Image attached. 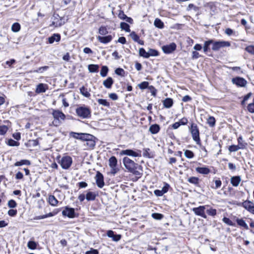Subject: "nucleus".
I'll list each match as a JSON object with an SVG mask.
<instances>
[{"instance_id":"nucleus-1","label":"nucleus","mask_w":254,"mask_h":254,"mask_svg":"<svg viewBox=\"0 0 254 254\" xmlns=\"http://www.w3.org/2000/svg\"><path fill=\"white\" fill-rule=\"evenodd\" d=\"M123 163L125 168L129 172L137 176L138 178L141 176L142 173L138 170L142 171V167L135 163L134 161L127 157H125L123 159Z\"/></svg>"},{"instance_id":"nucleus-2","label":"nucleus","mask_w":254,"mask_h":254,"mask_svg":"<svg viewBox=\"0 0 254 254\" xmlns=\"http://www.w3.org/2000/svg\"><path fill=\"white\" fill-rule=\"evenodd\" d=\"M57 159H59L58 163L61 167L64 170L68 169L72 164V158L68 155L64 156L61 159L60 156H59Z\"/></svg>"},{"instance_id":"nucleus-3","label":"nucleus","mask_w":254,"mask_h":254,"mask_svg":"<svg viewBox=\"0 0 254 254\" xmlns=\"http://www.w3.org/2000/svg\"><path fill=\"white\" fill-rule=\"evenodd\" d=\"M190 131L193 140L197 144H200V139L199 137V131L197 126L195 124H191V127H190Z\"/></svg>"},{"instance_id":"nucleus-4","label":"nucleus","mask_w":254,"mask_h":254,"mask_svg":"<svg viewBox=\"0 0 254 254\" xmlns=\"http://www.w3.org/2000/svg\"><path fill=\"white\" fill-rule=\"evenodd\" d=\"M52 115L54 118L53 124L55 126H58L61 124V120L64 121L65 118L64 114L59 110H54Z\"/></svg>"},{"instance_id":"nucleus-5","label":"nucleus","mask_w":254,"mask_h":254,"mask_svg":"<svg viewBox=\"0 0 254 254\" xmlns=\"http://www.w3.org/2000/svg\"><path fill=\"white\" fill-rule=\"evenodd\" d=\"M231 46V44L228 41H214L213 40V45L212 50L214 51H218L221 48L228 47Z\"/></svg>"},{"instance_id":"nucleus-6","label":"nucleus","mask_w":254,"mask_h":254,"mask_svg":"<svg viewBox=\"0 0 254 254\" xmlns=\"http://www.w3.org/2000/svg\"><path fill=\"white\" fill-rule=\"evenodd\" d=\"M120 154L121 155H127L133 157H140L141 156V151L139 149L132 150L126 149L122 150Z\"/></svg>"},{"instance_id":"nucleus-7","label":"nucleus","mask_w":254,"mask_h":254,"mask_svg":"<svg viewBox=\"0 0 254 254\" xmlns=\"http://www.w3.org/2000/svg\"><path fill=\"white\" fill-rule=\"evenodd\" d=\"M76 113L79 117L85 119L90 116L91 112L87 107H80L76 109Z\"/></svg>"},{"instance_id":"nucleus-8","label":"nucleus","mask_w":254,"mask_h":254,"mask_svg":"<svg viewBox=\"0 0 254 254\" xmlns=\"http://www.w3.org/2000/svg\"><path fill=\"white\" fill-rule=\"evenodd\" d=\"M237 204L239 206L243 207L249 212L254 215V203L253 201L246 200Z\"/></svg>"},{"instance_id":"nucleus-9","label":"nucleus","mask_w":254,"mask_h":254,"mask_svg":"<svg viewBox=\"0 0 254 254\" xmlns=\"http://www.w3.org/2000/svg\"><path fill=\"white\" fill-rule=\"evenodd\" d=\"M208 207H209V205H208L199 206L198 207L193 208L192 210L196 215L201 216L202 218L206 219L207 218V216L205 213V210Z\"/></svg>"},{"instance_id":"nucleus-10","label":"nucleus","mask_w":254,"mask_h":254,"mask_svg":"<svg viewBox=\"0 0 254 254\" xmlns=\"http://www.w3.org/2000/svg\"><path fill=\"white\" fill-rule=\"evenodd\" d=\"M64 21L63 17H61L57 14H55L53 15V21L51 24V26H53L55 27H60L64 24Z\"/></svg>"},{"instance_id":"nucleus-11","label":"nucleus","mask_w":254,"mask_h":254,"mask_svg":"<svg viewBox=\"0 0 254 254\" xmlns=\"http://www.w3.org/2000/svg\"><path fill=\"white\" fill-rule=\"evenodd\" d=\"M87 135L89 136L85 137L87 139H84L83 140L86 141L84 145L88 147V149H93L95 145V137L90 134L87 133Z\"/></svg>"},{"instance_id":"nucleus-12","label":"nucleus","mask_w":254,"mask_h":254,"mask_svg":"<svg viewBox=\"0 0 254 254\" xmlns=\"http://www.w3.org/2000/svg\"><path fill=\"white\" fill-rule=\"evenodd\" d=\"M62 214L64 216H67L70 218H74L75 216L74 209L69 207L68 206H66L62 211Z\"/></svg>"},{"instance_id":"nucleus-13","label":"nucleus","mask_w":254,"mask_h":254,"mask_svg":"<svg viewBox=\"0 0 254 254\" xmlns=\"http://www.w3.org/2000/svg\"><path fill=\"white\" fill-rule=\"evenodd\" d=\"M96 183L99 188H102L105 185L103 175L99 172H97L95 176Z\"/></svg>"},{"instance_id":"nucleus-14","label":"nucleus","mask_w":254,"mask_h":254,"mask_svg":"<svg viewBox=\"0 0 254 254\" xmlns=\"http://www.w3.org/2000/svg\"><path fill=\"white\" fill-rule=\"evenodd\" d=\"M232 82L239 87H245L247 81L243 78L237 77L232 79Z\"/></svg>"},{"instance_id":"nucleus-15","label":"nucleus","mask_w":254,"mask_h":254,"mask_svg":"<svg viewBox=\"0 0 254 254\" xmlns=\"http://www.w3.org/2000/svg\"><path fill=\"white\" fill-rule=\"evenodd\" d=\"M176 49V45L172 43L169 45H165L162 47V50L165 54H170L174 51Z\"/></svg>"},{"instance_id":"nucleus-16","label":"nucleus","mask_w":254,"mask_h":254,"mask_svg":"<svg viewBox=\"0 0 254 254\" xmlns=\"http://www.w3.org/2000/svg\"><path fill=\"white\" fill-rule=\"evenodd\" d=\"M70 135L75 139H80L82 140H83L84 139H87L85 137L88 136L87 135V133H77L74 132H71L70 133Z\"/></svg>"},{"instance_id":"nucleus-17","label":"nucleus","mask_w":254,"mask_h":254,"mask_svg":"<svg viewBox=\"0 0 254 254\" xmlns=\"http://www.w3.org/2000/svg\"><path fill=\"white\" fill-rule=\"evenodd\" d=\"M97 38L100 42L103 44H107L112 41L113 37L111 35L106 36H98Z\"/></svg>"},{"instance_id":"nucleus-18","label":"nucleus","mask_w":254,"mask_h":254,"mask_svg":"<svg viewBox=\"0 0 254 254\" xmlns=\"http://www.w3.org/2000/svg\"><path fill=\"white\" fill-rule=\"evenodd\" d=\"M129 36L134 42H137L141 45H144V41L140 40L139 37L135 33V32L132 31L131 32Z\"/></svg>"},{"instance_id":"nucleus-19","label":"nucleus","mask_w":254,"mask_h":254,"mask_svg":"<svg viewBox=\"0 0 254 254\" xmlns=\"http://www.w3.org/2000/svg\"><path fill=\"white\" fill-rule=\"evenodd\" d=\"M48 89L47 85L43 83H40L37 86L35 92L37 93H44Z\"/></svg>"},{"instance_id":"nucleus-20","label":"nucleus","mask_w":254,"mask_h":254,"mask_svg":"<svg viewBox=\"0 0 254 254\" xmlns=\"http://www.w3.org/2000/svg\"><path fill=\"white\" fill-rule=\"evenodd\" d=\"M61 40V35L59 34H54L48 38V41L50 44H53L54 42H59Z\"/></svg>"},{"instance_id":"nucleus-21","label":"nucleus","mask_w":254,"mask_h":254,"mask_svg":"<svg viewBox=\"0 0 254 254\" xmlns=\"http://www.w3.org/2000/svg\"><path fill=\"white\" fill-rule=\"evenodd\" d=\"M196 171L201 174L207 175L210 172V169L208 167H197L195 169Z\"/></svg>"},{"instance_id":"nucleus-22","label":"nucleus","mask_w":254,"mask_h":254,"mask_svg":"<svg viewBox=\"0 0 254 254\" xmlns=\"http://www.w3.org/2000/svg\"><path fill=\"white\" fill-rule=\"evenodd\" d=\"M119 17L120 19L125 20L130 24L133 23V19L131 17H127L123 11H121L119 13Z\"/></svg>"},{"instance_id":"nucleus-23","label":"nucleus","mask_w":254,"mask_h":254,"mask_svg":"<svg viewBox=\"0 0 254 254\" xmlns=\"http://www.w3.org/2000/svg\"><path fill=\"white\" fill-rule=\"evenodd\" d=\"M97 196V194L95 192L88 191L86 194V199L88 201H93Z\"/></svg>"},{"instance_id":"nucleus-24","label":"nucleus","mask_w":254,"mask_h":254,"mask_svg":"<svg viewBox=\"0 0 254 254\" xmlns=\"http://www.w3.org/2000/svg\"><path fill=\"white\" fill-rule=\"evenodd\" d=\"M114 83L112 77H109L106 80H105L103 84L107 88H111Z\"/></svg>"},{"instance_id":"nucleus-25","label":"nucleus","mask_w":254,"mask_h":254,"mask_svg":"<svg viewBox=\"0 0 254 254\" xmlns=\"http://www.w3.org/2000/svg\"><path fill=\"white\" fill-rule=\"evenodd\" d=\"M240 176H234L231 178V183L234 187H238L241 182Z\"/></svg>"},{"instance_id":"nucleus-26","label":"nucleus","mask_w":254,"mask_h":254,"mask_svg":"<svg viewBox=\"0 0 254 254\" xmlns=\"http://www.w3.org/2000/svg\"><path fill=\"white\" fill-rule=\"evenodd\" d=\"M149 130L151 133L156 134L159 131L160 127L157 124L152 125L150 127Z\"/></svg>"},{"instance_id":"nucleus-27","label":"nucleus","mask_w":254,"mask_h":254,"mask_svg":"<svg viewBox=\"0 0 254 254\" xmlns=\"http://www.w3.org/2000/svg\"><path fill=\"white\" fill-rule=\"evenodd\" d=\"M173 104V99L171 98H166L163 101V105L166 108H171Z\"/></svg>"},{"instance_id":"nucleus-28","label":"nucleus","mask_w":254,"mask_h":254,"mask_svg":"<svg viewBox=\"0 0 254 254\" xmlns=\"http://www.w3.org/2000/svg\"><path fill=\"white\" fill-rule=\"evenodd\" d=\"M212 44L213 45V40H209L208 41H205L203 45V51L204 53H207L208 51L209 50V46Z\"/></svg>"},{"instance_id":"nucleus-29","label":"nucleus","mask_w":254,"mask_h":254,"mask_svg":"<svg viewBox=\"0 0 254 254\" xmlns=\"http://www.w3.org/2000/svg\"><path fill=\"white\" fill-rule=\"evenodd\" d=\"M80 91L81 94L85 97L89 98L91 96L88 89L84 86H82L80 88Z\"/></svg>"},{"instance_id":"nucleus-30","label":"nucleus","mask_w":254,"mask_h":254,"mask_svg":"<svg viewBox=\"0 0 254 254\" xmlns=\"http://www.w3.org/2000/svg\"><path fill=\"white\" fill-rule=\"evenodd\" d=\"M99 66L98 64H91L88 65V69L90 72H97L98 71Z\"/></svg>"},{"instance_id":"nucleus-31","label":"nucleus","mask_w":254,"mask_h":254,"mask_svg":"<svg viewBox=\"0 0 254 254\" xmlns=\"http://www.w3.org/2000/svg\"><path fill=\"white\" fill-rule=\"evenodd\" d=\"M236 222L239 226L244 227L245 229L248 230L249 226L243 219H237Z\"/></svg>"},{"instance_id":"nucleus-32","label":"nucleus","mask_w":254,"mask_h":254,"mask_svg":"<svg viewBox=\"0 0 254 254\" xmlns=\"http://www.w3.org/2000/svg\"><path fill=\"white\" fill-rule=\"evenodd\" d=\"M109 164L110 167H117V159L115 156H112L109 160Z\"/></svg>"},{"instance_id":"nucleus-33","label":"nucleus","mask_w":254,"mask_h":254,"mask_svg":"<svg viewBox=\"0 0 254 254\" xmlns=\"http://www.w3.org/2000/svg\"><path fill=\"white\" fill-rule=\"evenodd\" d=\"M238 145H237L241 149H245L247 145V143L243 142V137L241 136H240L238 138Z\"/></svg>"},{"instance_id":"nucleus-34","label":"nucleus","mask_w":254,"mask_h":254,"mask_svg":"<svg viewBox=\"0 0 254 254\" xmlns=\"http://www.w3.org/2000/svg\"><path fill=\"white\" fill-rule=\"evenodd\" d=\"M154 24L155 27L162 29L164 27L163 22L159 18H156L154 20Z\"/></svg>"},{"instance_id":"nucleus-35","label":"nucleus","mask_w":254,"mask_h":254,"mask_svg":"<svg viewBox=\"0 0 254 254\" xmlns=\"http://www.w3.org/2000/svg\"><path fill=\"white\" fill-rule=\"evenodd\" d=\"M48 200L49 203L52 206H56L58 203V200L52 195L49 196Z\"/></svg>"},{"instance_id":"nucleus-36","label":"nucleus","mask_w":254,"mask_h":254,"mask_svg":"<svg viewBox=\"0 0 254 254\" xmlns=\"http://www.w3.org/2000/svg\"><path fill=\"white\" fill-rule=\"evenodd\" d=\"M31 163L28 160H21L20 161H17L14 164L15 166H19L23 165H30Z\"/></svg>"},{"instance_id":"nucleus-37","label":"nucleus","mask_w":254,"mask_h":254,"mask_svg":"<svg viewBox=\"0 0 254 254\" xmlns=\"http://www.w3.org/2000/svg\"><path fill=\"white\" fill-rule=\"evenodd\" d=\"M97 102L99 105L107 107H110V103L106 99H98Z\"/></svg>"},{"instance_id":"nucleus-38","label":"nucleus","mask_w":254,"mask_h":254,"mask_svg":"<svg viewBox=\"0 0 254 254\" xmlns=\"http://www.w3.org/2000/svg\"><path fill=\"white\" fill-rule=\"evenodd\" d=\"M109 69L108 67L104 65L102 66L101 70L100 71V75L102 77H105L107 76V73L108 72Z\"/></svg>"},{"instance_id":"nucleus-39","label":"nucleus","mask_w":254,"mask_h":254,"mask_svg":"<svg viewBox=\"0 0 254 254\" xmlns=\"http://www.w3.org/2000/svg\"><path fill=\"white\" fill-rule=\"evenodd\" d=\"M188 181L192 184L197 185L199 184V179L195 177H191L188 179Z\"/></svg>"},{"instance_id":"nucleus-40","label":"nucleus","mask_w":254,"mask_h":254,"mask_svg":"<svg viewBox=\"0 0 254 254\" xmlns=\"http://www.w3.org/2000/svg\"><path fill=\"white\" fill-rule=\"evenodd\" d=\"M120 27L122 30L126 31L127 32L130 31L129 25L125 22H121L120 24Z\"/></svg>"},{"instance_id":"nucleus-41","label":"nucleus","mask_w":254,"mask_h":254,"mask_svg":"<svg viewBox=\"0 0 254 254\" xmlns=\"http://www.w3.org/2000/svg\"><path fill=\"white\" fill-rule=\"evenodd\" d=\"M38 244L33 241H30L28 242L27 247L29 249L35 250L37 248Z\"/></svg>"},{"instance_id":"nucleus-42","label":"nucleus","mask_w":254,"mask_h":254,"mask_svg":"<svg viewBox=\"0 0 254 254\" xmlns=\"http://www.w3.org/2000/svg\"><path fill=\"white\" fill-rule=\"evenodd\" d=\"M20 25L17 22L13 23L11 26V30L14 32H17L20 30Z\"/></svg>"},{"instance_id":"nucleus-43","label":"nucleus","mask_w":254,"mask_h":254,"mask_svg":"<svg viewBox=\"0 0 254 254\" xmlns=\"http://www.w3.org/2000/svg\"><path fill=\"white\" fill-rule=\"evenodd\" d=\"M215 119L212 116H210L207 120V123L210 127H213L215 125Z\"/></svg>"},{"instance_id":"nucleus-44","label":"nucleus","mask_w":254,"mask_h":254,"mask_svg":"<svg viewBox=\"0 0 254 254\" xmlns=\"http://www.w3.org/2000/svg\"><path fill=\"white\" fill-rule=\"evenodd\" d=\"M207 213L212 216H214L216 215V210L215 209H213L209 206V207L207 208L206 209Z\"/></svg>"},{"instance_id":"nucleus-45","label":"nucleus","mask_w":254,"mask_h":254,"mask_svg":"<svg viewBox=\"0 0 254 254\" xmlns=\"http://www.w3.org/2000/svg\"><path fill=\"white\" fill-rule=\"evenodd\" d=\"M147 55H148V58H149L150 56H157L159 53L156 50L149 49L147 52Z\"/></svg>"},{"instance_id":"nucleus-46","label":"nucleus","mask_w":254,"mask_h":254,"mask_svg":"<svg viewBox=\"0 0 254 254\" xmlns=\"http://www.w3.org/2000/svg\"><path fill=\"white\" fill-rule=\"evenodd\" d=\"M139 55L140 56L144 58H148L147 52H146L144 49H143V48H141L139 49Z\"/></svg>"},{"instance_id":"nucleus-47","label":"nucleus","mask_w":254,"mask_h":254,"mask_svg":"<svg viewBox=\"0 0 254 254\" xmlns=\"http://www.w3.org/2000/svg\"><path fill=\"white\" fill-rule=\"evenodd\" d=\"M138 86L139 87V88L140 89L143 90V89H145L146 88L148 89V87H149L150 86H149L148 82L143 81V82H142L141 83H140V84H139L138 85Z\"/></svg>"},{"instance_id":"nucleus-48","label":"nucleus","mask_w":254,"mask_h":254,"mask_svg":"<svg viewBox=\"0 0 254 254\" xmlns=\"http://www.w3.org/2000/svg\"><path fill=\"white\" fill-rule=\"evenodd\" d=\"M8 130V127L6 126H0V135H4Z\"/></svg>"},{"instance_id":"nucleus-49","label":"nucleus","mask_w":254,"mask_h":254,"mask_svg":"<svg viewBox=\"0 0 254 254\" xmlns=\"http://www.w3.org/2000/svg\"><path fill=\"white\" fill-rule=\"evenodd\" d=\"M185 156L188 158H192L194 157V153L190 150H186L184 152Z\"/></svg>"},{"instance_id":"nucleus-50","label":"nucleus","mask_w":254,"mask_h":254,"mask_svg":"<svg viewBox=\"0 0 254 254\" xmlns=\"http://www.w3.org/2000/svg\"><path fill=\"white\" fill-rule=\"evenodd\" d=\"M7 144L10 146H17L19 145V143L12 139H8Z\"/></svg>"},{"instance_id":"nucleus-51","label":"nucleus","mask_w":254,"mask_h":254,"mask_svg":"<svg viewBox=\"0 0 254 254\" xmlns=\"http://www.w3.org/2000/svg\"><path fill=\"white\" fill-rule=\"evenodd\" d=\"M241 149L240 148L236 145H232L229 147L228 150L230 152H236Z\"/></svg>"},{"instance_id":"nucleus-52","label":"nucleus","mask_w":254,"mask_h":254,"mask_svg":"<svg viewBox=\"0 0 254 254\" xmlns=\"http://www.w3.org/2000/svg\"><path fill=\"white\" fill-rule=\"evenodd\" d=\"M224 223L229 226H234L235 224L228 218L224 217L222 219Z\"/></svg>"},{"instance_id":"nucleus-53","label":"nucleus","mask_w":254,"mask_h":254,"mask_svg":"<svg viewBox=\"0 0 254 254\" xmlns=\"http://www.w3.org/2000/svg\"><path fill=\"white\" fill-rule=\"evenodd\" d=\"M245 50L249 53L254 55V45L247 46L245 48Z\"/></svg>"},{"instance_id":"nucleus-54","label":"nucleus","mask_w":254,"mask_h":254,"mask_svg":"<svg viewBox=\"0 0 254 254\" xmlns=\"http://www.w3.org/2000/svg\"><path fill=\"white\" fill-rule=\"evenodd\" d=\"M152 217L156 220H160L163 217V215L160 213H153L152 214Z\"/></svg>"},{"instance_id":"nucleus-55","label":"nucleus","mask_w":254,"mask_h":254,"mask_svg":"<svg viewBox=\"0 0 254 254\" xmlns=\"http://www.w3.org/2000/svg\"><path fill=\"white\" fill-rule=\"evenodd\" d=\"M8 206L10 208H15L17 206V203L15 200L11 199L8 201L7 203Z\"/></svg>"},{"instance_id":"nucleus-56","label":"nucleus","mask_w":254,"mask_h":254,"mask_svg":"<svg viewBox=\"0 0 254 254\" xmlns=\"http://www.w3.org/2000/svg\"><path fill=\"white\" fill-rule=\"evenodd\" d=\"M108 31L105 27L101 26L99 29V33L102 35H105L107 34Z\"/></svg>"},{"instance_id":"nucleus-57","label":"nucleus","mask_w":254,"mask_h":254,"mask_svg":"<svg viewBox=\"0 0 254 254\" xmlns=\"http://www.w3.org/2000/svg\"><path fill=\"white\" fill-rule=\"evenodd\" d=\"M148 89L151 93V95L154 97H155L156 95L157 90L155 87L152 85H150L149 87H148Z\"/></svg>"},{"instance_id":"nucleus-58","label":"nucleus","mask_w":254,"mask_h":254,"mask_svg":"<svg viewBox=\"0 0 254 254\" xmlns=\"http://www.w3.org/2000/svg\"><path fill=\"white\" fill-rule=\"evenodd\" d=\"M115 73L119 75L124 76L125 71L121 68H118L115 70Z\"/></svg>"},{"instance_id":"nucleus-59","label":"nucleus","mask_w":254,"mask_h":254,"mask_svg":"<svg viewBox=\"0 0 254 254\" xmlns=\"http://www.w3.org/2000/svg\"><path fill=\"white\" fill-rule=\"evenodd\" d=\"M85 254H99V251L97 250L91 248L89 251H86Z\"/></svg>"},{"instance_id":"nucleus-60","label":"nucleus","mask_w":254,"mask_h":254,"mask_svg":"<svg viewBox=\"0 0 254 254\" xmlns=\"http://www.w3.org/2000/svg\"><path fill=\"white\" fill-rule=\"evenodd\" d=\"M169 187H170V186L168 184H167V183L164 184V186L161 190L163 192L164 194H165L168 191Z\"/></svg>"},{"instance_id":"nucleus-61","label":"nucleus","mask_w":254,"mask_h":254,"mask_svg":"<svg viewBox=\"0 0 254 254\" xmlns=\"http://www.w3.org/2000/svg\"><path fill=\"white\" fill-rule=\"evenodd\" d=\"M17 213V210L16 209H10L8 211V214L10 216H14Z\"/></svg>"},{"instance_id":"nucleus-62","label":"nucleus","mask_w":254,"mask_h":254,"mask_svg":"<svg viewBox=\"0 0 254 254\" xmlns=\"http://www.w3.org/2000/svg\"><path fill=\"white\" fill-rule=\"evenodd\" d=\"M58 212L59 211L55 209L53 212L45 214V216H46V218L54 216L55 215H56L58 213Z\"/></svg>"},{"instance_id":"nucleus-63","label":"nucleus","mask_w":254,"mask_h":254,"mask_svg":"<svg viewBox=\"0 0 254 254\" xmlns=\"http://www.w3.org/2000/svg\"><path fill=\"white\" fill-rule=\"evenodd\" d=\"M215 186L213 188L215 189H217L221 187L222 183L220 180H217L215 181Z\"/></svg>"},{"instance_id":"nucleus-64","label":"nucleus","mask_w":254,"mask_h":254,"mask_svg":"<svg viewBox=\"0 0 254 254\" xmlns=\"http://www.w3.org/2000/svg\"><path fill=\"white\" fill-rule=\"evenodd\" d=\"M248 111L252 113H254V104L253 103L249 104L248 106Z\"/></svg>"}]
</instances>
